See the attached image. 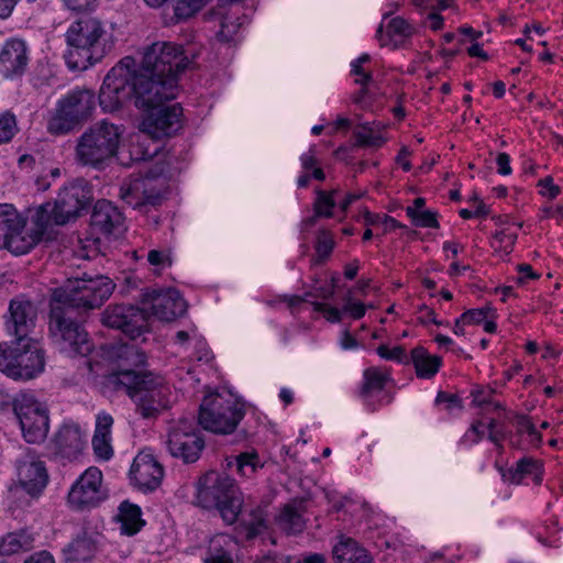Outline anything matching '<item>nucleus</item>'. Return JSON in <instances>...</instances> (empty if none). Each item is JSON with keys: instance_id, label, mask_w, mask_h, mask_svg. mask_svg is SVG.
<instances>
[{"instance_id": "obj_31", "label": "nucleus", "mask_w": 563, "mask_h": 563, "mask_svg": "<svg viewBox=\"0 0 563 563\" xmlns=\"http://www.w3.org/2000/svg\"><path fill=\"white\" fill-rule=\"evenodd\" d=\"M23 225L25 223L23 222ZM41 240L38 235L34 234L32 231H26L24 227L20 230H15V232H11L2 247L8 249L11 253L15 255L25 254L30 250H32Z\"/></svg>"}, {"instance_id": "obj_64", "label": "nucleus", "mask_w": 563, "mask_h": 563, "mask_svg": "<svg viewBox=\"0 0 563 563\" xmlns=\"http://www.w3.org/2000/svg\"><path fill=\"white\" fill-rule=\"evenodd\" d=\"M24 563H55V561L51 553L41 551L31 555Z\"/></svg>"}, {"instance_id": "obj_50", "label": "nucleus", "mask_w": 563, "mask_h": 563, "mask_svg": "<svg viewBox=\"0 0 563 563\" xmlns=\"http://www.w3.org/2000/svg\"><path fill=\"white\" fill-rule=\"evenodd\" d=\"M240 26L241 23H236L229 16H224L221 23V29L217 35L220 41L230 43L234 41V36L238 34Z\"/></svg>"}, {"instance_id": "obj_38", "label": "nucleus", "mask_w": 563, "mask_h": 563, "mask_svg": "<svg viewBox=\"0 0 563 563\" xmlns=\"http://www.w3.org/2000/svg\"><path fill=\"white\" fill-rule=\"evenodd\" d=\"M336 190L327 192L321 189L316 190V199L313 202V210L317 216H321L322 218H331L332 210L335 207L334 195Z\"/></svg>"}, {"instance_id": "obj_18", "label": "nucleus", "mask_w": 563, "mask_h": 563, "mask_svg": "<svg viewBox=\"0 0 563 563\" xmlns=\"http://www.w3.org/2000/svg\"><path fill=\"white\" fill-rule=\"evenodd\" d=\"M142 303L146 314L151 312L163 321H172L186 311L185 300L174 288L147 290L142 295Z\"/></svg>"}, {"instance_id": "obj_51", "label": "nucleus", "mask_w": 563, "mask_h": 563, "mask_svg": "<svg viewBox=\"0 0 563 563\" xmlns=\"http://www.w3.org/2000/svg\"><path fill=\"white\" fill-rule=\"evenodd\" d=\"M489 308L470 309L460 316V321L466 324H479L488 317Z\"/></svg>"}, {"instance_id": "obj_12", "label": "nucleus", "mask_w": 563, "mask_h": 563, "mask_svg": "<svg viewBox=\"0 0 563 563\" xmlns=\"http://www.w3.org/2000/svg\"><path fill=\"white\" fill-rule=\"evenodd\" d=\"M176 97L161 98L156 104L142 108L145 115L141 122L142 132L152 139H161L177 133L183 126V108L178 103L165 104Z\"/></svg>"}, {"instance_id": "obj_5", "label": "nucleus", "mask_w": 563, "mask_h": 563, "mask_svg": "<svg viewBox=\"0 0 563 563\" xmlns=\"http://www.w3.org/2000/svg\"><path fill=\"white\" fill-rule=\"evenodd\" d=\"M196 504L203 509H217L227 525H233L242 511L243 497L233 478L211 471L197 483Z\"/></svg>"}, {"instance_id": "obj_48", "label": "nucleus", "mask_w": 563, "mask_h": 563, "mask_svg": "<svg viewBox=\"0 0 563 563\" xmlns=\"http://www.w3.org/2000/svg\"><path fill=\"white\" fill-rule=\"evenodd\" d=\"M377 354L382 358H385V360L397 361L399 363H408L409 362L405 347H402L400 345L389 349L387 345L380 344L377 347Z\"/></svg>"}, {"instance_id": "obj_26", "label": "nucleus", "mask_w": 563, "mask_h": 563, "mask_svg": "<svg viewBox=\"0 0 563 563\" xmlns=\"http://www.w3.org/2000/svg\"><path fill=\"white\" fill-rule=\"evenodd\" d=\"M234 538L227 533L213 536L208 544L205 563H233L232 553L235 550Z\"/></svg>"}, {"instance_id": "obj_9", "label": "nucleus", "mask_w": 563, "mask_h": 563, "mask_svg": "<svg viewBox=\"0 0 563 563\" xmlns=\"http://www.w3.org/2000/svg\"><path fill=\"white\" fill-rule=\"evenodd\" d=\"M44 352L30 339L0 344V372L9 377L32 379L44 371Z\"/></svg>"}, {"instance_id": "obj_6", "label": "nucleus", "mask_w": 563, "mask_h": 563, "mask_svg": "<svg viewBox=\"0 0 563 563\" xmlns=\"http://www.w3.org/2000/svg\"><path fill=\"white\" fill-rule=\"evenodd\" d=\"M191 60L185 55L181 45L172 42H155L144 49L140 76L158 85L174 81L173 97L178 92V75L189 68Z\"/></svg>"}, {"instance_id": "obj_25", "label": "nucleus", "mask_w": 563, "mask_h": 563, "mask_svg": "<svg viewBox=\"0 0 563 563\" xmlns=\"http://www.w3.org/2000/svg\"><path fill=\"white\" fill-rule=\"evenodd\" d=\"M543 465L540 460L526 456L520 459L514 467L503 474L511 484H521L526 478H531L536 484L542 481Z\"/></svg>"}, {"instance_id": "obj_20", "label": "nucleus", "mask_w": 563, "mask_h": 563, "mask_svg": "<svg viewBox=\"0 0 563 563\" xmlns=\"http://www.w3.org/2000/svg\"><path fill=\"white\" fill-rule=\"evenodd\" d=\"M130 476L140 490L152 492L161 485L164 470L152 452L143 450L134 457Z\"/></svg>"}, {"instance_id": "obj_4", "label": "nucleus", "mask_w": 563, "mask_h": 563, "mask_svg": "<svg viewBox=\"0 0 563 563\" xmlns=\"http://www.w3.org/2000/svg\"><path fill=\"white\" fill-rule=\"evenodd\" d=\"M107 35L102 22L96 18L82 16L73 22L65 35L67 66L74 70H85L100 62L112 47Z\"/></svg>"}, {"instance_id": "obj_47", "label": "nucleus", "mask_w": 563, "mask_h": 563, "mask_svg": "<svg viewBox=\"0 0 563 563\" xmlns=\"http://www.w3.org/2000/svg\"><path fill=\"white\" fill-rule=\"evenodd\" d=\"M387 33L390 36L408 37L413 33V27L405 19L396 16L388 22Z\"/></svg>"}, {"instance_id": "obj_63", "label": "nucleus", "mask_w": 563, "mask_h": 563, "mask_svg": "<svg viewBox=\"0 0 563 563\" xmlns=\"http://www.w3.org/2000/svg\"><path fill=\"white\" fill-rule=\"evenodd\" d=\"M253 563H291V561L289 556L274 553L257 558Z\"/></svg>"}, {"instance_id": "obj_3", "label": "nucleus", "mask_w": 563, "mask_h": 563, "mask_svg": "<svg viewBox=\"0 0 563 563\" xmlns=\"http://www.w3.org/2000/svg\"><path fill=\"white\" fill-rule=\"evenodd\" d=\"M117 390L124 391L144 419L156 418L172 407V386L161 376L146 371L121 369L113 377Z\"/></svg>"}, {"instance_id": "obj_55", "label": "nucleus", "mask_w": 563, "mask_h": 563, "mask_svg": "<svg viewBox=\"0 0 563 563\" xmlns=\"http://www.w3.org/2000/svg\"><path fill=\"white\" fill-rule=\"evenodd\" d=\"M517 240L516 233H510L505 230L498 231L494 234V241L504 247L506 252H510Z\"/></svg>"}, {"instance_id": "obj_41", "label": "nucleus", "mask_w": 563, "mask_h": 563, "mask_svg": "<svg viewBox=\"0 0 563 563\" xmlns=\"http://www.w3.org/2000/svg\"><path fill=\"white\" fill-rule=\"evenodd\" d=\"M335 246V242L333 239V234L325 229H322L318 232L317 242H316V252L318 258L316 263H322L325 261L332 253Z\"/></svg>"}, {"instance_id": "obj_16", "label": "nucleus", "mask_w": 563, "mask_h": 563, "mask_svg": "<svg viewBox=\"0 0 563 563\" xmlns=\"http://www.w3.org/2000/svg\"><path fill=\"white\" fill-rule=\"evenodd\" d=\"M102 323L108 328L120 330L132 341L148 331L146 313L130 305L108 307L102 313Z\"/></svg>"}, {"instance_id": "obj_23", "label": "nucleus", "mask_w": 563, "mask_h": 563, "mask_svg": "<svg viewBox=\"0 0 563 563\" xmlns=\"http://www.w3.org/2000/svg\"><path fill=\"white\" fill-rule=\"evenodd\" d=\"M91 224L104 234H112L123 225V216L110 201L99 200L92 210Z\"/></svg>"}, {"instance_id": "obj_7", "label": "nucleus", "mask_w": 563, "mask_h": 563, "mask_svg": "<svg viewBox=\"0 0 563 563\" xmlns=\"http://www.w3.org/2000/svg\"><path fill=\"white\" fill-rule=\"evenodd\" d=\"M120 139L119 126L102 120L78 137L75 158L80 165L100 168L117 154Z\"/></svg>"}, {"instance_id": "obj_61", "label": "nucleus", "mask_w": 563, "mask_h": 563, "mask_svg": "<svg viewBox=\"0 0 563 563\" xmlns=\"http://www.w3.org/2000/svg\"><path fill=\"white\" fill-rule=\"evenodd\" d=\"M300 162H301L302 168L306 170L313 169L314 167H317L318 159H317V155H316V148L310 147L307 153H303L300 156Z\"/></svg>"}, {"instance_id": "obj_44", "label": "nucleus", "mask_w": 563, "mask_h": 563, "mask_svg": "<svg viewBox=\"0 0 563 563\" xmlns=\"http://www.w3.org/2000/svg\"><path fill=\"white\" fill-rule=\"evenodd\" d=\"M406 214L411 219L416 227L420 228H439L438 214L431 210H422L419 213L411 209H406Z\"/></svg>"}, {"instance_id": "obj_24", "label": "nucleus", "mask_w": 563, "mask_h": 563, "mask_svg": "<svg viewBox=\"0 0 563 563\" xmlns=\"http://www.w3.org/2000/svg\"><path fill=\"white\" fill-rule=\"evenodd\" d=\"M59 454L67 459L76 457L85 446L84 434L77 424H64L54 438Z\"/></svg>"}, {"instance_id": "obj_13", "label": "nucleus", "mask_w": 563, "mask_h": 563, "mask_svg": "<svg viewBox=\"0 0 563 563\" xmlns=\"http://www.w3.org/2000/svg\"><path fill=\"white\" fill-rule=\"evenodd\" d=\"M13 406L25 441L29 443L42 442L48 432L47 409L27 394L18 396Z\"/></svg>"}, {"instance_id": "obj_1", "label": "nucleus", "mask_w": 563, "mask_h": 563, "mask_svg": "<svg viewBox=\"0 0 563 563\" xmlns=\"http://www.w3.org/2000/svg\"><path fill=\"white\" fill-rule=\"evenodd\" d=\"M115 285L103 275L68 279L55 289L51 301L48 333L56 347L67 356H87L93 349L87 331L77 320L78 310L99 308Z\"/></svg>"}, {"instance_id": "obj_46", "label": "nucleus", "mask_w": 563, "mask_h": 563, "mask_svg": "<svg viewBox=\"0 0 563 563\" xmlns=\"http://www.w3.org/2000/svg\"><path fill=\"white\" fill-rule=\"evenodd\" d=\"M250 517V520L244 523L247 527V537L253 538L265 528L264 510L258 507L251 511Z\"/></svg>"}, {"instance_id": "obj_27", "label": "nucleus", "mask_w": 563, "mask_h": 563, "mask_svg": "<svg viewBox=\"0 0 563 563\" xmlns=\"http://www.w3.org/2000/svg\"><path fill=\"white\" fill-rule=\"evenodd\" d=\"M335 563H374L368 552L351 538H341L333 547Z\"/></svg>"}, {"instance_id": "obj_33", "label": "nucleus", "mask_w": 563, "mask_h": 563, "mask_svg": "<svg viewBox=\"0 0 563 563\" xmlns=\"http://www.w3.org/2000/svg\"><path fill=\"white\" fill-rule=\"evenodd\" d=\"M32 538L25 532L8 533L0 542V555H13L32 548Z\"/></svg>"}, {"instance_id": "obj_58", "label": "nucleus", "mask_w": 563, "mask_h": 563, "mask_svg": "<svg viewBox=\"0 0 563 563\" xmlns=\"http://www.w3.org/2000/svg\"><path fill=\"white\" fill-rule=\"evenodd\" d=\"M435 401L438 404L440 402H446L448 409L451 410L453 408L461 409L462 408V401L461 399L453 394H448L445 391H439Z\"/></svg>"}, {"instance_id": "obj_52", "label": "nucleus", "mask_w": 563, "mask_h": 563, "mask_svg": "<svg viewBox=\"0 0 563 563\" xmlns=\"http://www.w3.org/2000/svg\"><path fill=\"white\" fill-rule=\"evenodd\" d=\"M312 306L314 311L322 312L330 322H340L342 319V311L335 307L317 301H313Z\"/></svg>"}, {"instance_id": "obj_54", "label": "nucleus", "mask_w": 563, "mask_h": 563, "mask_svg": "<svg viewBox=\"0 0 563 563\" xmlns=\"http://www.w3.org/2000/svg\"><path fill=\"white\" fill-rule=\"evenodd\" d=\"M334 295V286L319 285V279H313V285L310 291L306 292L307 297L330 299Z\"/></svg>"}, {"instance_id": "obj_22", "label": "nucleus", "mask_w": 563, "mask_h": 563, "mask_svg": "<svg viewBox=\"0 0 563 563\" xmlns=\"http://www.w3.org/2000/svg\"><path fill=\"white\" fill-rule=\"evenodd\" d=\"M29 64V51L25 42L10 38L0 48V73L5 78L19 77L24 74Z\"/></svg>"}, {"instance_id": "obj_29", "label": "nucleus", "mask_w": 563, "mask_h": 563, "mask_svg": "<svg viewBox=\"0 0 563 563\" xmlns=\"http://www.w3.org/2000/svg\"><path fill=\"white\" fill-rule=\"evenodd\" d=\"M411 363L416 368L417 376L429 379L438 372L442 363V358L437 355H430L422 346H417L411 351Z\"/></svg>"}, {"instance_id": "obj_14", "label": "nucleus", "mask_w": 563, "mask_h": 563, "mask_svg": "<svg viewBox=\"0 0 563 563\" xmlns=\"http://www.w3.org/2000/svg\"><path fill=\"white\" fill-rule=\"evenodd\" d=\"M92 200V188L82 178L75 179L65 186L58 194L54 203L55 224L64 225L79 217Z\"/></svg>"}, {"instance_id": "obj_19", "label": "nucleus", "mask_w": 563, "mask_h": 563, "mask_svg": "<svg viewBox=\"0 0 563 563\" xmlns=\"http://www.w3.org/2000/svg\"><path fill=\"white\" fill-rule=\"evenodd\" d=\"M36 317L37 309L32 301L23 297L14 298L9 303L5 329L15 340L26 342L35 327Z\"/></svg>"}, {"instance_id": "obj_60", "label": "nucleus", "mask_w": 563, "mask_h": 563, "mask_svg": "<svg viewBox=\"0 0 563 563\" xmlns=\"http://www.w3.org/2000/svg\"><path fill=\"white\" fill-rule=\"evenodd\" d=\"M483 423L481 421L474 422L467 432L464 434L463 440L472 443H477L484 437Z\"/></svg>"}, {"instance_id": "obj_36", "label": "nucleus", "mask_w": 563, "mask_h": 563, "mask_svg": "<svg viewBox=\"0 0 563 563\" xmlns=\"http://www.w3.org/2000/svg\"><path fill=\"white\" fill-rule=\"evenodd\" d=\"M32 221L34 229L31 231L42 240L52 224H55V207L49 203L41 206L34 213Z\"/></svg>"}, {"instance_id": "obj_40", "label": "nucleus", "mask_w": 563, "mask_h": 563, "mask_svg": "<svg viewBox=\"0 0 563 563\" xmlns=\"http://www.w3.org/2000/svg\"><path fill=\"white\" fill-rule=\"evenodd\" d=\"M371 59L368 54H363L351 63V74L355 76V82L362 86L361 92H366V86L372 81L371 71L364 66Z\"/></svg>"}, {"instance_id": "obj_39", "label": "nucleus", "mask_w": 563, "mask_h": 563, "mask_svg": "<svg viewBox=\"0 0 563 563\" xmlns=\"http://www.w3.org/2000/svg\"><path fill=\"white\" fill-rule=\"evenodd\" d=\"M207 0H175L174 16L175 22L187 20L196 14Z\"/></svg>"}, {"instance_id": "obj_28", "label": "nucleus", "mask_w": 563, "mask_h": 563, "mask_svg": "<svg viewBox=\"0 0 563 563\" xmlns=\"http://www.w3.org/2000/svg\"><path fill=\"white\" fill-rule=\"evenodd\" d=\"M118 520L121 523V532L126 536L136 534L145 525L141 508L128 500L120 504Z\"/></svg>"}, {"instance_id": "obj_43", "label": "nucleus", "mask_w": 563, "mask_h": 563, "mask_svg": "<svg viewBox=\"0 0 563 563\" xmlns=\"http://www.w3.org/2000/svg\"><path fill=\"white\" fill-rule=\"evenodd\" d=\"M18 132L15 115L10 111L0 113V144H5L12 140Z\"/></svg>"}, {"instance_id": "obj_49", "label": "nucleus", "mask_w": 563, "mask_h": 563, "mask_svg": "<svg viewBox=\"0 0 563 563\" xmlns=\"http://www.w3.org/2000/svg\"><path fill=\"white\" fill-rule=\"evenodd\" d=\"M147 262L155 267L156 273L172 265L169 252L161 250H151L147 253Z\"/></svg>"}, {"instance_id": "obj_35", "label": "nucleus", "mask_w": 563, "mask_h": 563, "mask_svg": "<svg viewBox=\"0 0 563 563\" xmlns=\"http://www.w3.org/2000/svg\"><path fill=\"white\" fill-rule=\"evenodd\" d=\"M279 527L288 534L300 533L305 529V520L301 512L292 505H287L282 511Z\"/></svg>"}, {"instance_id": "obj_10", "label": "nucleus", "mask_w": 563, "mask_h": 563, "mask_svg": "<svg viewBox=\"0 0 563 563\" xmlns=\"http://www.w3.org/2000/svg\"><path fill=\"white\" fill-rule=\"evenodd\" d=\"M244 417V410L231 396L210 394L200 405L198 421L207 431L230 434Z\"/></svg>"}, {"instance_id": "obj_37", "label": "nucleus", "mask_w": 563, "mask_h": 563, "mask_svg": "<svg viewBox=\"0 0 563 563\" xmlns=\"http://www.w3.org/2000/svg\"><path fill=\"white\" fill-rule=\"evenodd\" d=\"M387 380V375L377 367L367 368L364 372V385L362 394L368 396L374 391H379L384 388Z\"/></svg>"}, {"instance_id": "obj_8", "label": "nucleus", "mask_w": 563, "mask_h": 563, "mask_svg": "<svg viewBox=\"0 0 563 563\" xmlns=\"http://www.w3.org/2000/svg\"><path fill=\"white\" fill-rule=\"evenodd\" d=\"M95 108L93 91L76 88L57 101L48 120L47 131L54 135H65L87 121Z\"/></svg>"}, {"instance_id": "obj_53", "label": "nucleus", "mask_w": 563, "mask_h": 563, "mask_svg": "<svg viewBox=\"0 0 563 563\" xmlns=\"http://www.w3.org/2000/svg\"><path fill=\"white\" fill-rule=\"evenodd\" d=\"M113 418L109 413L101 412L96 419L95 435L111 437Z\"/></svg>"}, {"instance_id": "obj_11", "label": "nucleus", "mask_w": 563, "mask_h": 563, "mask_svg": "<svg viewBox=\"0 0 563 563\" xmlns=\"http://www.w3.org/2000/svg\"><path fill=\"white\" fill-rule=\"evenodd\" d=\"M165 169L157 166L148 170L144 176L130 179L120 188L121 199L129 206L140 211L147 212L150 207H157L162 203L165 180L161 178Z\"/></svg>"}, {"instance_id": "obj_59", "label": "nucleus", "mask_w": 563, "mask_h": 563, "mask_svg": "<svg viewBox=\"0 0 563 563\" xmlns=\"http://www.w3.org/2000/svg\"><path fill=\"white\" fill-rule=\"evenodd\" d=\"M142 146H143V144H139L133 147L131 153L134 156V159L148 161V159H152V158L158 156V152H159L158 146H155L153 151H148V148L143 151Z\"/></svg>"}, {"instance_id": "obj_62", "label": "nucleus", "mask_w": 563, "mask_h": 563, "mask_svg": "<svg viewBox=\"0 0 563 563\" xmlns=\"http://www.w3.org/2000/svg\"><path fill=\"white\" fill-rule=\"evenodd\" d=\"M516 429L520 434H528L534 428V424L531 422L530 418L525 415H519L516 417Z\"/></svg>"}, {"instance_id": "obj_15", "label": "nucleus", "mask_w": 563, "mask_h": 563, "mask_svg": "<svg viewBox=\"0 0 563 563\" xmlns=\"http://www.w3.org/2000/svg\"><path fill=\"white\" fill-rule=\"evenodd\" d=\"M106 497L101 471L89 467L71 485L67 499L73 509L88 510L97 507Z\"/></svg>"}, {"instance_id": "obj_32", "label": "nucleus", "mask_w": 563, "mask_h": 563, "mask_svg": "<svg viewBox=\"0 0 563 563\" xmlns=\"http://www.w3.org/2000/svg\"><path fill=\"white\" fill-rule=\"evenodd\" d=\"M23 227V220L12 205H0V247L11 232L20 230Z\"/></svg>"}, {"instance_id": "obj_42", "label": "nucleus", "mask_w": 563, "mask_h": 563, "mask_svg": "<svg viewBox=\"0 0 563 563\" xmlns=\"http://www.w3.org/2000/svg\"><path fill=\"white\" fill-rule=\"evenodd\" d=\"M258 455L255 452H244L235 457L236 471L240 475L250 477L258 466Z\"/></svg>"}, {"instance_id": "obj_17", "label": "nucleus", "mask_w": 563, "mask_h": 563, "mask_svg": "<svg viewBox=\"0 0 563 563\" xmlns=\"http://www.w3.org/2000/svg\"><path fill=\"white\" fill-rule=\"evenodd\" d=\"M203 445V440L197 434L194 422L188 419L179 420L169 431L168 451L173 456L180 457L186 463L197 461Z\"/></svg>"}, {"instance_id": "obj_45", "label": "nucleus", "mask_w": 563, "mask_h": 563, "mask_svg": "<svg viewBox=\"0 0 563 563\" xmlns=\"http://www.w3.org/2000/svg\"><path fill=\"white\" fill-rule=\"evenodd\" d=\"M92 448H93L95 454L99 459L104 460V461L109 460L113 454V450L111 446V437L93 434Z\"/></svg>"}, {"instance_id": "obj_30", "label": "nucleus", "mask_w": 563, "mask_h": 563, "mask_svg": "<svg viewBox=\"0 0 563 563\" xmlns=\"http://www.w3.org/2000/svg\"><path fill=\"white\" fill-rule=\"evenodd\" d=\"M96 550V545L91 537L86 531L79 533L63 550L66 561L84 562L89 560Z\"/></svg>"}, {"instance_id": "obj_34", "label": "nucleus", "mask_w": 563, "mask_h": 563, "mask_svg": "<svg viewBox=\"0 0 563 563\" xmlns=\"http://www.w3.org/2000/svg\"><path fill=\"white\" fill-rule=\"evenodd\" d=\"M117 357L120 367H139L146 363V354L135 343H123L117 350ZM124 369V368H122ZM121 371V368L119 369Z\"/></svg>"}, {"instance_id": "obj_21", "label": "nucleus", "mask_w": 563, "mask_h": 563, "mask_svg": "<svg viewBox=\"0 0 563 563\" xmlns=\"http://www.w3.org/2000/svg\"><path fill=\"white\" fill-rule=\"evenodd\" d=\"M18 482L31 496L40 495L46 487L48 474L44 462L27 453L16 462Z\"/></svg>"}, {"instance_id": "obj_56", "label": "nucleus", "mask_w": 563, "mask_h": 563, "mask_svg": "<svg viewBox=\"0 0 563 563\" xmlns=\"http://www.w3.org/2000/svg\"><path fill=\"white\" fill-rule=\"evenodd\" d=\"M540 194L550 199H554L560 194V187L553 183V178L548 176L539 180Z\"/></svg>"}, {"instance_id": "obj_2", "label": "nucleus", "mask_w": 563, "mask_h": 563, "mask_svg": "<svg viewBox=\"0 0 563 563\" xmlns=\"http://www.w3.org/2000/svg\"><path fill=\"white\" fill-rule=\"evenodd\" d=\"M174 81L155 85L140 76L135 69V59L123 57L103 79L99 92V104L104 112H114L128 101L139 109L156 104L157 100L173 97Z\"/></svg>"}, {"instance_id": "obj_57", "label": "nucleus", "mask_w": 563, "mask_h": 563, "mask_svg": "<svg viewBox=\"0 0 563 563\" xmlns=\"http://www.w3.org/2000/svg\"><path fill=\"white\" fill-rule=\"evenodd\" d=\"M342 311L350 313L353 319L358 320L364 317L366 308L362 302L352 301L350 298H346Z\"/></svg>"}]
</instances>
